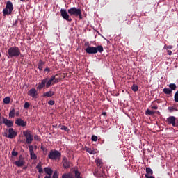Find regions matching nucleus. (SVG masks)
<instances>
[{
    "instance_id": "1",
    "label": "nucleus",
    "mask_w": 178,
    "mask_h": 178,
    "mask_svg": "<svg viewBox=\"0 0 178 178\" xmlns=\"http://www.w3.org/2000/svg\"><path fill=\"white\" fill-rule=\"evenodd\" d=\"M55 76H51L50 79L48 80V78L43 79L41 82L38 83L37 86V90H41L42 88L46 87V88H49L51 86H54L55 84Z\"/></svg>"
},
{
    "instance_id": "2",
    "label": "nucleus",
    "mask_w": 178,
    "mask_h": 178,
    "mask_svg": "<svg viewBox=\"0 0 178 178\" xmlns=\"http://www.w3.org/2000/svg\"><path fill=\"white\" fill-rule=\"evenodd\" d=\"M8 58H19L22 56V52L18 47L14 46L10 47L7 51Z\"/></svg>"
},
{
    "instance_id": "3",
    "label": "nucleus",
    "mask_w": 178,
    "mask_h": 178,
    "mask_svg": "<svg viewBox=\"0 0 178 178\" xmlns=\"http://www.w3.org/2000/svg\"><path fill=\"white\" fill-rule=\"evenodd\" d=\"M67 13L71 17L74 16V17H79V20L83 19V14L81 13V9L80 8L72 7L67 10Z\"/></svg>"
},
{
    "instance_id": "4",
    "label": "nucleus",
    "mask_w": 178,
    "mask_h": 178,
    "mask_svg": "<svg viewBox=\"0 0 178 178\" xmlns=\"http://www.w3.org/2000/svg\"><path fill=\"white\" fill-rule=\"evenodd\" d=\"M85 51H86V54H89L90 55H94L95 54H98V52L102 54V52H104V47H102V45H98L96 47L88 46L85 49Z\"/></svg>"
},
{
    "instance_id": "5",
    "label": "nucleus",
    "mask_w": 178,
    "mask_h": 178,
    "mask_svg": "<svg viewBox=\"0 0 178 178\" xmlns=\"http://www.w3.org/2000/svg\"><path fill=\"white\" fill-rule=\"evenodd\" d=\"M48 158L53 161H60V159L62 158V153L56 149H52L49 152Z\"/></svg>"
},
{
    "instance_id": "6",
    "label": "nucleus",
    "mask_w": 178,
    "mask_h": 178,
    "mask_svg": "<svg viewBox=\"0 0 178 178\" xmlns=\"http://www.w3.org/2000/svg\"><path fill=\"white\" fill-rule=\"evenodd\" d=\"M12 12H13V3L8 1L6 3V8L3 10V16H9V15H12Z\"/></svg>"
},
{
    "instance_id": "7",
    "label": "nucleus",
    "mask_w": 178,
    "mask_h": 178,
    "mask_svg": "<svg viewBox=\"0 0 178 178\" xmlns=\"http://www.w3.org/2000/svg\"><path fill=\"white\" fill-rule=\"evenodd\" d=\"M23 135L26 138V144H31L33 143V140H34V136L31 134V131H24Z\"/></svg>"
},
{
    "instance_id": "8",
    "label": "nucleus",
    "mask_w": 178,
    "mask_h": 178,
    "mask_svg": "<svg viewBox=\"0 0 178 178\" xmlns=\"http://www.w3.org/2000/svg\"><path fill=\"white\" fill-rule=\"evenodd\" d=\"M60 15L67 22H72V17H70V15H69V13H67V10H66V9L61 8Z\"/></svg>"
},
{
    "instance_id": "9",
    "label": "nucleus",
    "mask_w": 178,
    "mask_h": 178,
    "mask_svg": "<svg viewBox=\"0 0 178 178\" xmlns=\"http://www.w3.org/2000/svg\"><path fill=\"white\" fill-rule=\"evenodd\" d=\"M4 137H7V138H15L17 136V133L15 131L13 128H10L8 129V134H4Z\"/></svg>"
},
{
    "instance_id": "10",
    "label": "nucleus",
    "mask_w": 178,
    "mask_h": 178,
    "mask_svg": "<svg viewBox=\"0 0 178 178\" xmlns=\"http://www.w3.org/2000/svg\"><path fill=\"white\" fill-rule=\"evenodd\" d=\"M168 124H172L173 127H177L178 124H176V117L170 116L167 118Z\"/></svg>"
},
{
    "instance_id": "11",
    "label": "nucleus",
    "mask_w": 178,
    "mask_h": 178,
    "mask_svg": "<svg viewBox=\"0 0 178 178\" xmlns=\"http://www.w3.org/2000/svg\"><path fill=\"white\" fill-rule=\"evenodd\" d=\"M19 159V161H15L14 163L18 168H22V166H24V163H26V162L24 161V158H23V156L20 155Z\"/></svg>"
},
{
    "instance_id": "12",
    "label": "nucleus",
    "mask_w": 178,
    "mask_h": 178,
    "mask_svg": "<svg viewBox=\"0 0 178 178\" xmlns=\"http://www.w3.org/2000/svg\"><path fill=\"white\" fill-rule=\"evenodd\" d=\"M15 123L17 126H19L21 127H26V126H27V122L23 120L22 118H17Z\"/></svg>"
},
{
    "instance_id": "13",
    "label": "nucleus",
    "mask_w": 178,
    "mask_h": 178,
    "mask_svg": "<svg viewBox=\"0 0 178 178\" xmlns=\"http://www.w3.org/2000/svg\"><path fill=\"white\" fill-rule=\"evenodd\" d=\"M3 123L7 126V127L10 128L13 127L14 122L13 121L8 120V118H5V117H2Z\"/></svg>"
},
{
    "instance_id": "14",
    "label": "nucleus",
    "mask_w": 178,
    "mask_h": 178,
    "mask_svg": "<svg viewBox=\"0 0 178 178\" xmlns=\"http://www.w3.org/2000/svg\"><path fill=\"white\" fill-rule=\"evenodd\" d=\"M28 95H29V97H31L32 98H37L38 92H37V90H35V88H31L28 92Z\"/></svg>"
},
{
    "instance_id": "15",
    "label": "nucleus",
    "mask_w": 178,
    "mask_h": 178,
    "mask_svg": "<svg viewBox=\"0 0 178 178\" xmlns=\"http://www.w3.org/2000/svg\"><path fill=\"white\" fill-rule=\"evenodd\" d=\"M29 152L31 156V159H37V154L34 153V146L29 145Z\"/></svg>"
},
{
    "instance_id": "16",
    "label": "nucleus",
    "mask_w": 178,
    "mask_h": 178,
    "mask_svg": "<svg viewBox=\"0 0 178 178\" xmlns=\"http://www.w3.org/2000/svg\"><path fill=\"white\" fill-rule=\"evenodd\" d=\"M62 163L64 169H69V168H70V162L67 161V158H66V156L63 158Z\"/></svg>"
},
{
    "instance_id": "17",
    "label": "nucleus",
    "mask_w": 178,
    "mask_h": 178,
    "mask_svg": "<svg viewBox=\"0 0 178 178\" xmlns=\"http://www.w3.org/2000/svg\"><path fill=\"white\" fill-rule=\"evenodd\" d=\"M84 151H86V152H88V154H90V155H95V154H97V152L95 150H94V149H91L87 146H85V147L83 148Z\"/></svg>"
},
{
    "instance_id": "18",
    "label": "nucleus",
    "mask_w": 178,
    "mask_h": 178,
    "mask_svg": "<svg viewBox=\"0 0 178 178\" xmlns=\"http://www.w3.org/2000/svg\"><path fill=\"white\" fill-rule=\"evenodd\" d=\"M55 95V92L52 90H49L48 92H46L43 94V97L47 98H51V97H54Z\"/></svg>"
},
{
    "instance_id": "19",
    "label": "nucleus",
    "mask_w": 178,
    "mask_h": 178,
    "mask_svg": "<svg viewBox=\"0 0 178 178\" xmlns=\"http://www.w3.org/2000/svg\"><path fill=\"white\" fill-rule=\"evenodd\" d=\"M44 173H46V175H48L49 176H52L54 173V170H52L51 168H49V167H45L44 168Z\"/></svg>"
},
{
    "instance_id": "20",
    "label": "nucleus",
    "mask_w": 178,
    "mask_h": 178,
    "mask_svg": "<svg viewBox=\"0 0 178 178\" xmlns=\"http://www.w3.org/2000/svg\"><path fill=\"white\" fill-rule=\"evenodd\" d=\"M153 175L154 171L152 170V169H151V168L149 167L146 168V174L145 175V176H152Z\"/></svg>"
},
{
    "instance_id": "21",
    "label": "nucleus",
    "mask_w": 178,
    "mask_h": 178,
    "mask_svg": "<svg viewBox=\"0 0 178 178\" xmlns=\"http://www.w3.org/2000/svg\"><path fill=\"white\" fill-rule=\"evenodd\" d=\"M45 65V62L42 60H39L38 63V69H39L40 72H42L43 66Z\"/></svg>"
},
{
    "instance_id": "22",
    "label": "nucleus",
    "mask_w": 178,
    "mask_h": 178,
    "mask_svg": "<svg viewBox=\"0 0 178 178\" xmlns=\"http://www.w3.org/2000/svg\"><path fill=\"white\" fill-rule=\"evenodd\" d=\"M36 169H38L39 173H44V170L42 169V164L39 162L36 165Z\"/></svg>"
},
{
    "instance_id": "23",
    "label": "nucleus",
    "mask_w": 178,
    "mask_h": 178,
    "mask_svg": "<svg viewBox=\"0 0 178 178\" xmlns=\"http://www.w3.org/2000/svg\"><path fill=\"white\" fill-rule=\"evenodd\" d=\"M163 92H164V94H166V95H171L172 90H170V88H165L163 89Z\"/></svg>"
},
{
    "instance_id": "24",
    "label": "nucleus",
    "mask_w": 178,
    "mask_h": 178,
    "mask_svg": "<svg viewBox=\"0 0 178 178\" xmlns=\"http://www.w3.org/2000/svg\"><path fill=\"white\" fill-rule=\"evenodd\" d=\"M168 87L170 88V90H171V91H175L176 88H177V86H176L175 83H170L168 85Z\"/></svg>"
},
{
    "instance_id": "25",
    "label": "nucleus",
    "mask_w": 178,
    "mask_h": 178,
    "mask_svg": "<svg viewBox=\"0 0 178 178\" xmlns=\"http://www.w3.org/2000/svg\"><path fill=\"white\" fill-rule=\"evenodd\" d=\"M62 178H74V177H73V175L70 173H64L62 175Z\"/></svg>"
},
{
    "instance_id": "26",
    "label": "nucleus",
    "mask_w": 178,
    "mask_h": 178,
    "mask_svg": "<svg viewBox=\"0 0 178 178\" xmlns=\"http://www.w3.org/2000/svg\"><path fill=\"white\" fill-rule=\"evenodd\" d=\"M3 104L8 105V104H10V97H6L3 100Z\"/></svg>"
},
{
    "instance_id": "27",
    "label": "nucleus",
    "mask_w": 178,
    "mask_h": 178,
    "mask_svg": "<svg viewBox=\"0 0 178 178\" xmlns=\"http://www.w3.org/2000/svg\"><path fill=\"white\" fill-rule=\"evenodd\" d=\"M169 112L172 113V112H175V111H177V108L176 106H169L168 108Z\"/></svg>"
},
{
    "instance_id": "28",
    "label": "nucleus",
    "mask_w": 178,
    "mask_h": 178,
    "mask_svg": "<svg viewBox=\"0 0 178 178\" xmlns=\"http://www.w3.org/2000/svg\"><path fill=\"white\" fill-rule=\"evenodd\" d=\"M131 90L134 91V92H137V91H138V86L134 84L131 87Z\"/></svg>"
},
{
    "instance_id": "29",
    "label": "nucleus",
    "mask_w": 178,
    "mask_h": 178,
    "mask_svg": "<svg viewBox=\"0 0 178 178\" xmlns=\"http://www.w3.org/2000/svg\"><path fill=\"white\" fill-rule=\"evenodd\" d=\"M145 115H149L150 116H152V115H155V111H152L149 109H147L145 112Z\"/></svg>"
},
{
    "instance_id": "30",
    "label": "nucleus",
    "mask_w": 178,
    "mask_h": 178,
    "mask_svg": "<svg viewBox=\"0 0 178 178\" xmlns=\"http://www.w3.org/2000/svg\"><path fill=\"white\" fill-rule=\"evenodd\" d=\"M15 108H13L10 111V113H9V115H8V116H9V118H15Z\"/></svg>"
},
{
    "instance_id": "31",
    "label": "nucleus",
    "mask_w": 178,
    "mask_h": 178,
    "mask_svg": "<svg viewBox=\"0 0 178 178\" xmlns=\"http://www.w3.org/2000/svg\"><path fill=\"white\" fill-rule=\"evenodd\" d=\"M74 177L75 178H83V177H81V176H80V175H81V173H80V172H79V170H75L74 171Z\"/></svg>"
},
{
    "instance_id": "32",
    "label": "nucleus",
    "mask_w": 178,
    "mask_h": 178,
    "mask_svg": "<svg viewBox=\"0 0 178 178\" xmlns=\"http://www.w3.org/2000/svg\"><path fill=\"white\" fill-rule=\"evenodd\" d=\"M174 100L175 102H178V90L175 92L174 95Z\"/></svg>"
},
{
    "instance_id": "33",
    "label": "nucleus",
    "mask_w": 178,
    "mask_h": 178,
    "mask_svg": "<svg viewBox=\"0 0 178 178\" xmlns=\"http://www.w3.org/2000/svg\"><path fill=\"white\" fill-rule=\"evenodd\" d=\"M24 108H25V109H29V108H30V103H29V102H25L24 103Z\"/></svg>"
},
{
    "instance_id": "34",
    "label": "nucleus",
    "mask_w": 178,
    "mask_h": 178,
    "mask_svg": "<svg viewBox=\"0 0 178 178\" xmlns=\"http://www.w3.org/2000/svg\"><path fill=\"white\" fill-rule=\"evenodd\" d=\"M92 141H98V137L97 136L92 135L91 138Z\"/></svg>"
},
{
    "instance_id": "35",
    "label": "nucleus",
    "mask_w": 178,
    "mask_h": 178,
    "mask_svg": "<svg viewBox=\"0 0 178 178\" xmlns=\"http://www.w3.org/2000/svg\"><path fill=\"white\" fill-rule=\"evenodd\" d=\"M52 178H59V175L58 174V171H55L54 172Z\"/></svg>"
},
{
    "instance_id": "36",
    "label": "nucleus",
    "mask_w": 178,
    "mask_h": 178,
    "mask_svg": "<svg viewBox=\"0 0 178 178\" xmlns=\"http://www.w3.org/2000/svg\"><path fill=\"white\" fill-rule=\"evenodd\" d=\"M61 130H64L65 131H70L69 128H67V127H66L65 125H63L61 127Z\"/></svg>"
},
{
    "instance_id": "37",
    "label": "nucleus",
    "mask_w": 178,
    "mask_h": 178,
    "mask_svg": "<svg viewBox=\"0 0 178 178\" xmlns=\"http://www.w3.org/2000/svg\"><path fill=\"white\" fill-rule=\"evenodd\" d=\"M60 81V79L56 78V75H54V84H56Z\"/></svg>"
},
{
    "instance_id": "38",
    "label": "nucleus",
    "mask_w": 178,
    "mask_h": 178,
    "mask_svg": "<svg viewBox=\"0 0 178 178\" xmlns=\"http://www.w3.org/2000/svg\"><path fill=\"white\" fill-rule=\"evenodd\" d=\"M165 49H172L173 47L172 45H168V46H164Z\"/></svg>"
},
{
    "instance_id": "39",
    "label": "nucleus",
    "mask_w": 178,
    "mask_h": 178,
    "mask_svg": "<svg viewBox=\"0 0 178 178\" xmlns=\"http://www.w3.org/2000/svg\"><path fill=\"white\" fill-rule=\"evenodd\" d=\"M12 155H13V156H17V155H19V153L17 152H15V150H13L12 152Z\"/></svg>"
},
{
    "instance_id": "40",
    "label": "nucleus",
    "mask_w": 178,
    "mask_h": 178,
    "mask_svg": "<svg viewBox=\"0 0 178 178\" xmlns=\"http://www.w3.org/2000/svg\"><path fill=\"white\" fill-rule=\"evenodd\" d=\"M101 163H102L101 160L97 159V160L96 161V165H97V166H101Z\"/></svg>"
},
{
    "instance_id": "41",
    "label": "nucleus",
    "mask_w": 178,
    "mask_h": 178,
    "mask_svg": "<svg viewBox=\"0 0 178 178\" xmlns=\"http://www.w3.org/2000/svg\"><path fill=\"white\" fill-rule=\"evenodd\" d=\"M49 105H55V101L54 100H50L48 102Z\"/></svg>"
},
{
    "instance_id": "42",
    "label": "nucleus",
    "mask_w": 178,
    "mask_h": 178,
    "mask_svg": "<svg viewBox=\"0 0 178 178\" xmlns=\"http://www.w3.org/2000/svg\"><path fill=\"white\" fill-rule=\"evenodd\" d=\"M34 138L36 140V141H40V136H38V135H35L34 136Z\"/></svg>"
},
{
    "instance_id": "43",
    "label": "nucleus",
    "mask_w": 178,
    "mask_h": 178,
    "mask_svg": "<svg viewBox=\"0 0 178 178\" xmlns=\"http://www.w3.org/2000/svg\"><path fill=\"white\" fill-rule=\"evenodd\" d=\"M44 72H47V73H49V72H51V70L49 67H46L44 69Z\"/></svg>"
},
{
    "instance_id": "44",
    "label": "nucleus",
    "mask_w": 178,
    "mask_h": 178,
    "mask_svg": "<svg viewBox=\"0 0 178 178\" xmlns=\"http://www.w3.org/2000/svg\"><path fill=\"white\" fill-rule=\"evenodd\" d=\"M167 53H168V55H169L170 56L172 55V51L170 50H168Z\"/></svg>"
},
{
    "instance_id": "45",
    "label": "nucleus",
    "mask_w": 178,
    "mask_h": 178,
    "mask_svg": "<svg viewBox=\"0 0 178 178\" xmlns=\"http://www.w3.org/2000/svg\"><path fill=\"white\" fill-rule=\"evenodd\" d=\"M151 109H158V106H152L151 107Z\"/></svg>"
},
{
    "instance_id": "46",
    "label": "nucleus",
    "mask_w": 178,
    "mask_h": 178,
    "mask_svg": "<svg viewBox=\"0 0 178 178\" xmlns=\"http://www.w3.org/2000/svg\"><path fill=\"white\" fill-rule=\"evenodd\" d=\"M44 178H52V175H49V176L46 175Z\"/></svg>"
},
{
    "instance_id": "47",
    "label": "nucleus",
    "mask_w": 178,
    "mask_h": 178,
    "mask_svg": "<svg viewBox=\"0 0 178 178\" xmlns=\"http://www.w3.org/2000/svg\"><path fill=\"white\" fill-rule=\"evenodd\" d=\"M104 176V174L103 173H101L99 174L97 177H102Z\"/></svg>"
},
{
    "instance_id": "48",
    "label": "nucleus",
    "mask_w": 178,
    "mask_h": 178,
    "mask_svg": "<svg viewBox=\"0 0 178 178\" xmlns=\"http://www.w3.org/2000/svg\"><path fill=\"white\" fill-rule=\"evenodd\" d=\"M102 115H103V116H106V112H103Z\"/></svg>"
},
{
    "instance_id": "49",
    "label": "nucleus",
    "mask_w": 178,
    "mask_h": 178,
    "mask_svg": "<svg viewBox=\"0 0 178 178\" xmlns=\"http://www.w3.org/2000/svg\"><path fill=\"white\" fill-rule=\"evenodd\" d=\"M44 149H45L42 147H41V150H42V151H44Z\"/></svg>"
},
{
    "instance_id": "50",
    "label": "nucleus",
    "mask_w": 178,
    "mask_h": 178,
    "mask_svg": "<svg viewBox=\"0 0 178 178\" xmlns=\"http://www.w3.org/2000/svg\"><path fill=\"white\" fill-rule=\"evenodd\" d=\"M16 116H19V112L16 113Z\"/></svg>"
},
{
    "instance_id": "51",
    "label": "nucleus",
    "mask_w": 178,
    "mask_h": 178,
    "mask_svg": "<svg viewBox=\"0 0 178 178\" xmlns=\"http://www.w3.org/2000/svg\"><path fill=\"white\" fill-rule=\"evenodd\" d=\"M2 125V122L1 121H0V126H1Z\"/></svg>"
},
{
    "instance_id": "52",
    "label": "nucleus",
    "mask_w": 178,
    "mask_h": 178,
    "mask_svg": "<svg viewBox=\"0 0 178 178\" xmlns=\"http://www.w3.org/2000/svg\"><path fill=\"white\" fill-rule=\"evenodd\" d=\"M22 2H24L26 0H20Z\"/></svg>"
},
{
    "instance_id": "53",
    "label": "nucleus",
    "mask_w": 178,
    "mask_h": 178,
    "mask_svg": "<svg viewBox=\"0 0 178 178\" xmlns=\"http://www.w3.org/2000/svg\"><path fill=\"white\" fill-rule=\"evenodd\" d=\"M85 45H86V46L88 45V43H86Z\"/></svg>"
},
{
    "instance_id": "54",
    "label": "nucleus",
    "mask_w": 178,
    "mask_h": 178,
    "mask_svg": "<svg viewBox=\"0 0 178 178\" xmlns=\"http://www.w3.org/2000/svg\"><path fill=\"white\" fill-rule=\"evenodd\" d=\"M2 57V54H1V53H0V58H1Z\"/></svg>"
},
{
    "instance_id": "55",
    "label": "nucleus",
    "mask_w": 178,
    "mask_h": 178,
    "mask_svg": "<svg viewBox=\"0 0 178 178\" xmlns=\"http://www.w3.org/2000/svg\"><path fill=\"white\" fill-rule=\"evenodd\" d=\"M24 169H27V167H24Z\"/></svg>"
},
{
    "instance_id": "56",
    "label": "nucleus",
    "mask_w": 178,
    "mask_h": 178,
    "mask_svg": "<svg viewBox=\"0 0 178 178\" xmlns=\"http://www.w3.org/2000/svg\"><path fill=\"white\" fill-rule=\"evenodd\" d=\"M35 148H37V146H35Z\"/></svg>"
},
{
    "instance_id": "57",
    "label": "nucleus",
    "mask_w": 178,
    "mask_h": 178,
    "mask_svg": "<svg viewBox=\"0 0 178 178\" xmlns=\"http://www.w3.org/2000/svg\"><path fill=\"white\" fill-rule=\"evenodd\" d=\"M157 113H159V111H158Z\"/></svg>"
},
{
    "instance_id": "58",
    "label": "nucleus",
    "mask_w": 178,
    "mask_h": 178,
    "mask_svg": "<svg viewBox=\"0 0 178 178\" xmlns=\"http://www.w3.org/2000/svg\"><path fill=\"white\" fill-rule=\"evenodd\" d=\"M0 116H1V113H0Z\"/></svg>"
}]
</instances>
